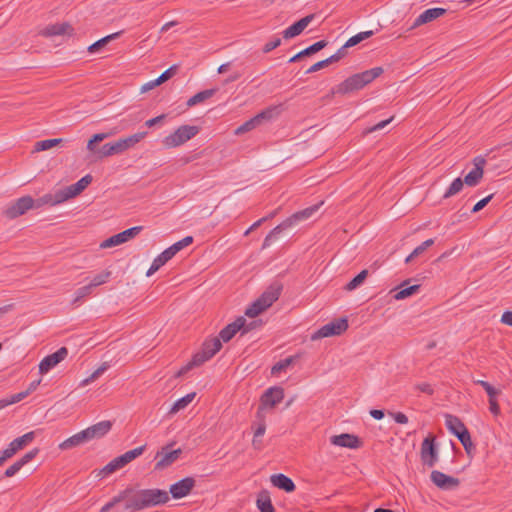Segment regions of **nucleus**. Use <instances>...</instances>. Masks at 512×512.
I'll return each mask as SVG.
<instances>
[{
  "mask_svg": "<svg viewBox=\"0 0 512 512\" xmlns=\"http://www.w3.org/2000/svg\"><path fill=\"white\" fill-rule=\"evenodd\" d=\"M280 45H281V39L275 38L274 40L265 43V45L262 48V51L264 53H269Z\"/></svg>",
  "mask_w": 512,
  "mask_h": 512,
  "instance_id": "nucleus-63",
  "label": "nucleus"
},
{
  "mask_svg": "<svg viewBox=\"0 0 512 512\" xmlns=\"http://www.w3.org/2000/svg\"><path fill=\"white\" fill-rule=\"evenodd\" d=\"M368 275L367 270H362L358 275H356L350 282H348L345 286L347 291H352L359 287L366 279Z\"/></svg>",
  "mask_w": 512,
  "mask_h": 512,
  "instance_id": "nucleus-48",
  "label": "nucleus"
},
{
  "mask_svg": "<svg viewBox=\"0 0 512 512\" xmlns=\"http://www.w3.org/2000/svg\"><path fill=\"white\" fill-rule=\"evenodd\" d=\"M147 135V132H138L125 138H121L125 150H128L143 140Z\"/></svg>",
  "mask_w": 512,
  "mask_h": 512,
  "instance_id": "nucleus-40",
  "label": "nucleus"
},
{
  "mask_svg": "<svg viewBox=\"0 0 512 512\" xmlns=\"http://www.w3.org/2000/svg\"><path fill=\"white\" fill-rule=\"evenodd\" d=\"M281 290L282 287L279 284H273L268 287L267 290L246 309L245 315L251 318L258 316L278 300Z\"/></svg>",
  "mask_w": 512,
  "mask_h": 512,
  "instance_id": "nucleus-4",
  "label": "nucleus"
},
{
  "mask_svg": "<svg viewBox=\"0 0 512 512\" xmlns=\"http://www.w3.org/2000/svg\"><path fill=\"white\" fill-rule=\"evenodd\" d=\"M326 45H327V42L325 40L318 41V42L312 44L311 46L305 48L304 50L300 51L293 57H291L289 59V62L293 63V62L300 60L302 57L310 56V55L322 50L324 47H326Z\"/></svg>",
  "mask_w": 512,
  "mask_h": 512,
  "instance_id": "nucleus-25",
  "label": "nucleus"
},
{
  "mask_svg": "<svg viewBox=\"0 0 512 512\" xmlns=\"http://www.w3.org/2000/svg\"><path fill=\"white\" fill-rule=\"evenodd\" d=\"M281 113V106H269L268 108L264 109L257 115H255L253 118L249 119L242 125H240L236 130V135H241L246 132H249L259 125L263 124L264 122L271 121L275 118H277Z\"/></svg>",
  "mask_w": 512,
  "mask_h": 512,
  "instance_id": "nucleus-5",
  "label": "nucleus"
},
{
  "mask_svg": "<svg viewBox=\"0 0 512 512\" xmlns=\"http://www.w3.org/2000/svg\"><path fill=\"white\" fill-rule=\"evenodd\" d=\"M198 132L199 129L196 126L182 125L173 133L164 137L162 143L165 148H175L192 139Z\"/></svg>",
  "mask_w": 512,
  "mask_h": 512,
  "instance_id": "nucleus-6",
  "label": "nucleus"
},
{
  "mask_svg": "<svg viewBox=\"0 0 512 512\" xmlns=\"http://www.w3.org/2000/svg\"><path fill=\"white\" fill-rule=\"evenodd\" d=\"M430 478L433 484L442 490H452L460 485L458 478L446 475L438 470H433Z\"/></svg>",
  "mask_w": 512,
  "mask_h": 512,
  "instance_id": "nucleus-15",
  "label": "nucleus"
},
{
  "mask_svg": "<svg viewBox=\"0 0 512 512\" xmlns=\"http://www.w3.org/2000/svg\"><path fill=\"white\" fill-rule=\"evenodd\" d=\"M91 182L92 176L90 174H87L84 177H82L79 181H77L75 184L68 186V192L70 193L72 198H74L81 194Z\"/></svg>",
  "mask_w": 512,
  "mask_h": 512,
  "instance_id": "nucleus-28",
  "label": "nucleus"
},
{
  "mask_svg": "<svg viewBox=\"0 0 512 512\" xmlns=\"http://www.w3.org/2000/svg\"><path fill=\"white\" fill-rule=\"evenodd\" d=\"M270 481L273 486L286 492H293L295 490L294 482L284 474H274L270 477Z\"/></svg>",
  "mask_w": 512,
  "mask_h": 512,
  "instance_id": "nucleus-23",
  "label": "nucleus"
},
{
  "mask_svg": "<svg viewBox=\"0 0 512 512\" xmlns=\"http://www.w3.org/2000/svg\"><path fill=\"white\" fill-rule=\"evenodd\" d=\"M259 419L258 426L256 430L254 431V437L258 438L260 436H263L266 431V424H265V416L263 413H261V417H257Z\"/></svg>",
  "mask_w": 512,
  "mask_h": 512,
  "instance_id": "nucleus-60",
  "label": "nucleus"
},
{
  "mask_svg": "<svg viewBox=\"0 0 512 512\" xmlns=\"http://www.w3.org/2000/svg\"><path fill=\"white\" fill-rule=\"evenodd\" d=\"M39 453L38 448H34L31 451L27 452L25 455H23L18 461L21 463L22 466L29 463L31 460H33L37 454Z\"/></svg>",
  "mask_w": 512,
  "mask_h": 512,
  "instance_id": "nucleus-61",
  "label": "nucleus"
},
{
  "mask_svg": "<svg viewBox=\"0 0 512 512\" xmlns=\"http://www.w3.org/2000/svg\"><path fill=\"white\" fill-rule=\"evenodd\" d=\"M433 244H434V240L433 239H428V240L424 241L421 245L416 247L412 251V253L405 259V263H409L414 258H416V257L420 256L421 254H423L427 250V248H429Z\"/></svg>",
  "mask_w": 512,
  "mask_h": 512,
  "instance_id": "nucleus-45",
  "label": "nucleus"
},
{
  "mask_svg": "<svg viewBox=\"0 0 512 512\" xmlns=\"http://www.w3.org/2000/svg\"><path fill=\"white\" fill-rule=\"evenodd\" d=\"M256 504L260 512H274V507L267 491L259 493Z\"/></svg>",
  "mask_w": 512,
  "mask_h": 512,
  "instance_id": "nucleus-32",
  "label": "nucleus"
},
{
  "mask_svg": "<svg viewBox=\"0 0 512 512\" xmlns=\"http://www.w3.org/2000/svg\"><path fill=\"white\" fill-rule=\"evenodd\" d=\"M475 384H478L483 387V389L486 391L489 399L497 398V396L500 394V391L494 388L489 382L484 380H476L474 381Z\"/></svg>",
  "mask_w": 512,
  "mask_h": 512,
  "instance_id": "nucleus-53",
  "label": "nucleus"
},
{
  "mask_svg": "<svg viewBox=\"0 0 512 512\" xmlns=\"http://www.w3.org/2000/svg\"><path fill=\"white\" fill-rule=\"evenodd\" d=\"M483 178V172L479 168L471 170L464 178V183L469 187L476 186Z\"/></svg>",
  "mask_w": 512,
  "mask_h": 512,
  "instance_id": "nucleus-39",
  "label": "nucleus"
},
{
  "mask_svg": "<svg viewBox=\"0 0 512 512\" xmlns=\"http://www.w3.org/2000/svg\"><path fill=\"white\" fill-rule=\"evenodd\" d=\"M294 362V357H287L284 360L277 362L271 369L272 374H278L285 371Z\"/></svg>",
  "mask_w": 512,
  "mask_h": 512,
  "instance_id": "nucleus-54",
  "label": "nucleus"
},
{
  "mask_svg": "<svg viewBox=\"0 0 512 512\" xmlns=\"http://www.w3.org/2000/svg\"><path fill=\"white\" fill-rule=\"evenodd\" d=\"M168 492L161 489H143L129 494L125 509L139 511L145 508L165 504L169 501Z\"/></svg>",
  "mask_w": 512,
  "mask_h": 512,
  "instance_id": "nucleus-1",
  "label": "nucleus"
},
{
  "mask_svg": "<svg viewBox=\"0 0 512 512\" xmlns=\"http://www.w3.org/2000/svg\"><path fill=\"white\" fill-rule=\"evenodd\" d=\"M114 149H113V143H106L103 146L99 147L97 151V159H102L106 157L113 156Z\"/></svg>",
  "mask_w": 512,
  "mask_h": 512,
  "instance_id": "nucleus-56",
  "label": "nucleus"
},
{
  "mask_svg": "<svg viewBox=\"0 0 512 512\" xmlns=\"http://www.w3.org/2000/svg\"><path fill=\"white\" fill-rule=\"evenodd\" d=\"M120 34H121V32H116V33H113V34H110L108 36L101 38L100 40H98L95 43H93L92 45H90L88 47V51L90 53L98 52L101 48H103L111 40L118 38Z\"/></svg>",
  "mask_w": 512,
  "mask_h": 512,
  "instance_id": "nucleus-37",
  "label": "nucleus"
},
{
  "mask_svg": "<svg viewBox=\"0 0 512 512\" xmlns=\"http://www.w3.org/2000/svg\"><path fill=\"white\" fill-rule=\"evenodd\" d=\"M195 479L186 477L170 486L169 492L175 499H180L187 496L195 486Z\"/></svg>",
  "mask_w": 512,
  "mask_h": 512,
  "instance_id": "nucleus-17",
  "label": "nucleus"
},
{
  "mask_svg": "<svg viewBox=\"0 0 512 512\" xmlns=\"http://www.w3.org/2000/svg\"><path fill=\"white\" fill-rule=\"evenodd\" d=\"M464 184L465 183L461 178L458 177V178L454 179L453 182L450 184V186L445 191L443 198L448 199V198L460 193L461 190L463 189Z\"/></svg>",
  "mask_w": 512,
  "mask_h": 512,
  "instance_id": "nucleus-43",
  "label": "nucleus"
},
{
  "mask_svg": "<svg viewBox=\"0 0 512 512\" xmlns=\"http://www.w3.org/2000/svg\"><path fill=\"white\" fill-rule=\"evenodd\" d=\"M35 208V200L31 196H23L10 203L3 211L8 219H15L25 214L28 210Z\"/></svg>",
  "mask_w": 512,
  "mask_h": 512,
  "instance_id": "nucleus-7",
  "label": "nucleus"
},
{
  "mask_svg": "<svg viewBox=\"0 0 512 512\" xmlns=\"http://www.w3.org/2000/svg\"><path fill=\"white\" fill-rule=\"evenodd\" d=\"M195 396H196V393L191 392V393L185 395L184 397L178 399L172 405L171 409L169 410V414L174 415V414L178 413L179 411L185 409L194 400Z\"/></svg>",
  "mask_w": 512,
  "mask_h": 512,
  "instance_id": "nucleus-31",
  "label": "nucleus"
},
{
  "mask_svg": "<svg viewBox=\"0 0 512 512\" xmlns=\"http://www.w3.org/2000/svg\"><path fill=\"white\" fill-rule=\"evenodd\" d=\"M414 388L427 395H432L434 392L432 386L427 382L416 384Z\"/></svg>",
  "mask_w": 512,
  "mask_h": 512,
  "instance_id": "nucleus-64",
  "label": "nucleus"
},
{
  "mask_svg": "<svg viewBox=\"0 0 512 512\" xmlns=\"http://www.w3.org/2000/svg\"><path fill=\"white\" fill-rule=\"evenodd\" d=\"M52 197H53V205L54 206L61 204L67 200L72 199V196L68 192L67 187L55 191L54 193H52Z\"/></svg>",
  "mask_w": 512,
  "mask_h": 512,
  "instance_id": "nucleus-49",
  "label": "nucleus"
},
{
  "mask_svg": "<svg viewBox=\"0 0 512 512\" xmlns=\"http://www.w3.org/2000/svg\"><path fill=\"white\" fill-rule=\"evenodd\" d=\"M456 437L459 439L466 452L469 453L470 450L473 448V443L471 441V436L468 429L461 430V432L458 435H456Z\"/></svg>",
  "mask_w": 512,
  "mask_h": 512,
  "instance_id": "nucleus-50",
  "label": "nucleus"
},
{
  "mask_svg": "<svg viewBox=\"0 0 512 512\" xmlns=\"http://www.w3.org/2000/svg\"><path fill=\"white\" fill-rule=\"evenodd\" d=\"M123 467L124 465L118 456L110 461L107 465H105L101 470H99L97 476L101 478L106 477Z\"/></svg>",
  "mask_w": 512,
  "mask_h": 512,
  "instance_id": "nucleus-33",
  "label": "nucleus"
},
{
  "mask_svg": "<svg viewBox=\"0 0 512 512\" xmlns=\"http://www.w3.org/2000/svg\"><path fill=\"white\" fill-rule=\"evenodd\" d=\"M445 424L447 429L455 436L458 435L461 430L467 429L464 423L458 417L451 414L445 415Z\"/></svg>",
  "mask_w": 512,
  "mask_h": 512,
  "instance_id": "nucleus-29",
  "label": "nucleus"
},
{
  "mask_svg": "<svg viewBox=\"0 0 512 512\" xmlns=\"http://www.w3.org/2000/svg\"><path fill=\"white\" fill-rule=\"evenodd\" d=\"M181 453H182V450L180 448L175 449V450H170L169 446L163 447L155 455V460H156L155 469L163 470V469L169 467L179 458Z\"/></svg>",
  "mask_w": 512,
  "mask_h": 512,
  "instance_id": "nucleus-13",
  "label": "nucleus"
},
{
  "mask_svg": "<svg viewBox=\"0 0 512 512\" xmlns=\"http://www.w3.org/2000/svg\"><path fill=\"white\" fill-rule=\"evenodd\" d=\"M142 229H143L142 226H135V227L129 228L127 230H124L118 234H119L120 238L122 239V241L125 243V242L129 241L130 239H133L134 237H136L142 231Z\"/></svg>",
  "mask_w": 512,
  "mask_h": 512,
  "instance_id": "nucleus-51",
  "label": "nucleus"
},
{
  "mask_svg": "<svg viewBox=\"0 0 512 512\" xmlns=\"http://www.w3.org/2000/svg\"><path fill=\"white\" fill-rule=\"evenodd\" d=\"M123 243L124 242L120 238L119 234H116V235H113V236L109 237L108 239L104 240L100 244V248L106 249V248H110V247L121 245Z\"/></svg>",
  "mask_w": 512,
  "mask_h": 512,
  "instance_id": "nucleus-57",
  "label": "nucleus"
},
{
  "mask_svg": "<svg viewBox=\"0 0 512 512\" xmlns=\"http://www.w3.org/2000/svg\"><path fill=\"white\" fill-rule=\"evenodd\" d=\"M109 368V364L104 362L100 367H98L89 377L85 378L81 381V386H86L96 379H98L107 369Z\"/></svg>",
  "mask_w": 512,
  "mask_h": 512,
  "instance_id": "nucleus-47",
  "label": "nucleus"
},
{
  "mask_svg": "<svg viewBox=\"0 0 512 512\" xmlns=\"http://www.w3.org/2000/svg\"><path fill=\"white\" fill-rule=\"evenodd\" d=\"M112 428V422L109 420L100 421L84 430L85 438L87 442L93 439H99L104 437Z\"/></svg>",
  "mask_w": 512,
  "mask_h": 512,
  "instance_id": "nucleus-16",
  "label": "nucleus"
},
{
  "mask_svg": "<svg viewBox=\"0 0 512 512\" xmlns=\"http://www.w3.org/2000/svg\"><path fill=\"white\" fill-rule=\"evenodd\" d=\"M348 329V321L346 318H340L334 320L326 325L322 326L319 330H317L313 336L312 340L326 338L331 336H338L344 333Z\"/></svg>",
  "mask_w": 512,
  "mask_h": 512,
  "instance_id": "nucleus-9",
  "label": "nucleus"
},
{
  "mask_svg": "<svg viewBox=\"0 0 512 512\" xmlns=\"http://www.w3.org/2000/svg\"><path fill=\"white\" fill-rule=\"evenodd\" d=\"M110 276H111V271H109V270L103 271L102 273L96 275L92 279V281L89 283V285L92 289L95 287H98V286L106 283Z\"/></svg>",
  "mask_w": 512,
  "mask_h": 512,
  "instance_id": "nucleus-55",
  "label": "nucleus"
},
{
  "mask_svg": "<svg viewBox=\"0 0 512 512\" xmlns=\"http://www.w3.org/2000/svg\"><path fill=\"white\" fill-rule=\"evenodd\" d=\"M420 290V285H412L409 287H405L400 289L397 293L394 294L395 300H403L414 294H416Z\"/></svg>",
  "mask_w": 512,
  "mask_h": 512,
  "instance_id": "nucleus-46",
  "label": "nucleus"
},
{
  "mask_svg": "<svg viewBox=\"0 0 512 512\" xmlns=\"http://www.w3.org/2000/svg\"><path fill=\"white\" fill-rule=\"evenodd\" d=\"M44 205L54 206L52 193H47L35 200V208H40Z\"/></svg>",
  "mask_w": 512,
  "mask_h": 512,
  "instance_id": "nucleus-59",
  "label": "nucleus"
},
{
  "mask_svg": "<svg viewBox=\"0 0 512 512\" xmlns=\"http://www.w3.org/2000/svg\"><path fill=\"white\" fill-rule=\"evenodd\" d=\"M445 13H446V10L444 8L427 9L415 19L413 25L410 27L409 30L415 29L421 25L429 23V22L443 16Z\"/></svg>",
  "mask_w": 512,
  "mask_h": 512,
  "instance_id": "nucleus-21",
  "label": "nucleus"
},
{
  "mask_svg": "<svg viewBox=\"0 0 512 512\" xmlns=\"http://www.w3.org/2000/svg\"><path fill=\"white\" fill-rule=\"evenodd\" d=\"M284 398V389L280 386L268 388L261 396L260 405L257 411V417H261L263 410L269 408L273 409Z\"/></svg>",
  "mask_w": 512,
  "mask_h": 512,
  "instance_id": "nucleus-8",
  "label": "nucleus"
},
{
  "mask_svg": "<svg viewBox=\"0 0 512 512\" xmlns=\"http://www.w3.org/2000/svg\"><path fill=\"white\" fill-rule=\"evenodd\" d=\"M494 194H490L482 200L478 201L472 208V212L476 213L482 210L493 198Z\"/></svg>",
  "mask_w": 512,
  "mask_h": 512,
  "instance_id": "nucleus-62",
  "label": "nucleus"
},
{
  "mask_svg": "<svg viewBox=\"0 0 512 512\" xmlns=\"http://www.w3.org/2000/svg\"><path fill=\"white\" fill-rule=\"evenodd\" d=\"M217 92L216 88L213 89H207L201 92L196 93L194 96L188 99L187 106L193 107L197 104L203 103L204 101L210 99L213 97Z\"/></svg>",
  "mask_w": 512,
  "mask_h": 512,
  "instance_id": "nucleus-30",
  "label": "nucleus"
},
{
  "mask_svg": "<svg viewBox=\"0 0 512 512\" xmlns=\"http://www.w3.org/2000/svg\"><path fill=\"white\" fill-rule=\"evenodd\" d=\"M35 438V432L31 431L28 432L21 437H18L14 439L8 447L3 450L6 457L11 458L13 455H15L18 451L22 450L25 446H27L29 443H31Z\"/></svg>",
  "mask_w": 512,
  "mask_h": 512,
  "instance_id": "nucleus-18",
  "label": "nucleus"
},
{
  "mask_svg": "<svg viewBox=\"0 0 512 512\" xmlns=\"http://www.w3.org/2000/svg\"><path fill=\"white\" fill-rule=\"evenodd\" d=\"M373 34H374V32L371 30L360 32V33L352 36L351 38H349L341 48H343V51H344L346 48L353 47V46L359 44L360 42H362L363 40L370 38Z\"/></svg>",
  "mask_w": 512,
  "mask_h": 512,
  "instance_id": "nucleus-35",
  "label": "nucleus"
},
{
  "mask_svg": "<svg viewBox=\"0 0 512 512\" xmlns=\"http://www.w3.org/2000/svg\"><path fill=\"white\" fill-rule=\"evenodd\" d=\"M177 67L171 66L167 70H165L157 79L156 84H162L168 79H170L176 73Z\"/></svg>",
  "mask_w": 512,
  "mask_h": 512,
  "instance_id": "nucleus-58",
  "label": "nucleus"
},
{
  "mask_svg": "<svg viewBox=\"0 0 512 512\" xmlns=\"http://www.w3.org/2000/svg\"><path fill=\"white\" fill-rule=\"evenodd\" d=\"M193 243V237L192 236H186L182 240L174 243L170 247H168L166 250L170 252V254L174 257L179 251H181L183 248L189 246Z\"/></svg>",
  "mask_w": 512,
  "mask_h": 512,
  "instance_id": "nucleus-44",
  "label": "nucleus"
},
{
  "mask_svg": "<svg viewBox=\"0 0 512 512\" xmlns=\"http://www.w3.org/2000/svg\"><path fill=\"white\" fill-rule=\"evenodd\" d=\"M84 443H87L84 432L80 431L71 437L67 438L63 442L59 444V449L61 450H70L72 448L78 447Z\"/></svg>",
  "mask_w": 512,
  "mask_h": 512,
  "instance_id": "nucleus-24",
  "label": "nucleus"
},
{
  "mask_svg": "<svg viewBox=\"0 0 512 512\" xmlns=\"http://www.w3.org/2000/svg\"><path fill=\"white\" fill-rule=\"evenodd\" d=\"M73 32V28L68 23H55L48 25L43 30L40 31V34L46 37L51 36H59V35H71Z\"/></svg>",
  "mask_w": 512,
  "mask_h": 512,
  "instance_id": "nucleus-22",
  "label": "nucleus"
},
{
  "mask_svg": "<svg viewBox=\"0 0 512 512\" xmlns=\"http://www.w3.org/2000/svg\"><path fill=\"white\" fill-rule=\"evenodd\" d=\"M343 57V48H340L334 55L327 59L321 60L313 64L306 73H313L327 67L329 64L339 61Z\"/></svg>",
  "mask_w": 512,
  "mask_h": 512,
  "instance_id": "nucleus-27",
  "label": "nucleus"
},
{
  "mask_svg": "<svg viewBox=\"0 0 512 512\" xmlns=\"http://www.w3.org/2000/svg\"><path fill=\"white\" fill-rule=\"evenodd\" d=\"M222 343L219 338L214 337L203 343L200 352L194 355V364H203L220 351Z\"/></svg>",
  "mask_w": 512,
  "mask_h": 512,
  "instance_id": "nucleus-12",
  "label": "nucleus"
},
{
  "mask_svg": "<svg viewBox=\"0 0 512 512\" xmlns=\"http://www.w3.org/2000/svg\"><path fill=\"white\" fill-rule=\"evenodd\" d=\"M330 443L334 446L357 449L361 446L360 439L349 433H342L339 435H333L330 437Z\"/></svg>",
  "mask_w": 512,
  "mask_h": 512,
  "instance_id": "nucleus-19",
  "label": "nucleus"
},
{
  "mask_svg": "<svg viewBox=\"0 0 512 512\" xmlns=\"http://www.w3.org/2000/svg\"><path fill=\"white\" fill-rule=\"evenodd\" d=\"M255 321L251 322L249 324H246V320L244 317L237 318L234 322L228 324L226 327H224L220 333H219V339L223 342L230 341L237 332L243 331V333H246L253 329L255 325Z\"/></svg>",
  "mask_w": 512,
  "mask_h": 512,
  "instance_id": "nucleus-10",
  "label": "nucleus"
},
{
  "mask_svg": "<svg viewBox=\"0 0 512 512\" xmlns=\"http://www.w3.org/2000/svg\"><path fill=\"white\" fill-rule=\"evenodd\" d=\"M314 17H315L314 14H309V15L301 18L300 20H298L297 22H295L288 28H286L282 32L283 38L291 39V38H294V37L300 35L306 29V27L313 21Z\"/></svg>",
  "mask_w": 512,
  "mask_h": 512,
  "instance_id": "nucleus-20",
  "label": "nucleus"
},
{
  "mask_svg": "<svg viewBox=\"0 0 512 512\" xmlns=\"http://www.w3.org/2000/svg\"><path fill=\"white\" fill-rule=\"evenodd\" d=\"M109 136L107 133H98L92 136V138L87 143V150L97 158V151L99 147H97V143L102 142Z\"/></svg>",
  "mask_w": 512,
  "mask_h": 512,
  "instance_id": "nucleus-36",
  "label": "nucleus"
},
{
  "mask_svg": "<svg viewBox=\"0 0 512 512\" xmlns=\"http://www.w3.org/2000/svg\"><path fill=\"white\" fill-rule=\"evenodd\" d=\"M144 450H145V446H140L135 449L129 450L119 456L120 461L125 466L128 463H130L131 461H133L134 459H136L137 457H139L140 455H142Z\"/></svg>",
  "mask_w": 512,
  "mask_h": 512,
  "instance_id": "nucleus-38",
  "label": "nucleus"
},
{
  "mask_svg": "<svg viewBox=\"0 0 512 512\" xmlns=\"http://www.w3.org/2000/svg\"><path fill=\"white\" fill-rule=\"evenodd\" d=\"M147 135V132H138L125 138H121L125 150H128L143 140Z\"/></svg>",
  "mask_w": 512,
  "mask_h": 512,
  "instance_id": "nucleus-41",
  "label": "nucleus"
},
{
  "mask_svg": "<svg viewBox=\"0 0 512 512\" xmlns=\"http://www.w3.org/2000/svg\"><path fill=\"white\" fill-rule=\"evenodd\" d=\"M92 288L90 287V285H86V286H83V287H80L78 288L76 291H75V297L72 301V304L75 305V304H78L82 299H84L85 297L89 296L91 293H92Z\"/></svg>",
  "mask_w": 512,
  "mask_h": 512,
  "instance_id": "nucleus-52",
  "label": "nucleus"
},
{
  "mask_svg": "<svg viewBox=\"0 0 512 512\" xmlns=\"http://www.w3.org/2000/svg\"><path fill=\"white\" fill-rule=\"evenodd\" d=\"M62 141H63V139H61V138L46 139V140L38 141V142H36V144L34 146V152L49 150V149L59 145Z\"/></svg>",
  "mask_w": 512,
  "mask_h": 512,
  "instance_id": "nucleus-42",
  "label": "nucleus"
},
{
  "mask_svg": "<svg viewBox=\"0 0 512 512\" xmlns=\"http://www.w3.org/2000/svg\"><path fill=\"white\" fill-rule=\"evenodd\" d=\"M322 204L323 202L305 208L301 211L294 213L292 216L284 220L281 224L272 229L270 233L265 237L263 242V248L269 247L272 244V242H274L278 238V236L283 230L292 227L293 225L300 221L310 218L316 211H318L319 207Z\"/></svg>",
  "mask_w": 512,
  "mask_h": 512,
  "instance_id": "nucleus-3",
  "label": "nucleus"
},
{
  "mask_svg": "<svg viewBox=\"0 0 512 512\" xmlns=\"http://www.w3.org/2000/svg\"><path fill=\"white\" fill-rule=\"evenodd\" d=\"M383 73L382 67H374L372 69L363 71L361 73L354 74L348 77L346 80L341 82L335 88L332 89L331 93L346 95L364 88L366 85L371 83L373 80L378 78Z\"/></svg>",
  "mask_w": 512,
  "mask_h": 512,
  "instance_id": "nucleus-2",
  "label": "nucleus"
},
{
  "mask_svg": "<svg viewBox=\"0 0 512 512\" xmlns=\"http://www.w3.org/2000/svg\"><path fill=\"white\" fill-rule=\"evenodd\" d=\"M420 458L423 465L428 467H433L438 460V450L435 446V437L428 436L426 437L422 444L420 450Z\"/></svg>",
  "mask_w": 512,
  "mask_h": 512,
  "instance_id": "nucleus-11",
  "label": "nucleus"
},
{
  "mask_svg": "<svg viewBox=\"0 0 512 512\" xmlns=\"http://www.w3.org/2000/svg\"><path fill=\"white\" fill-rule=\"evenodd\" d=\"M132 492V489H125L124 491L120 492L118 495L114 496L111 501L106 503L100 510V512H108L110 509H112L115 505L122 501H126L128 499L129 494Z\"/></svg>",
  "mask_w": 512,
  "mask_h": 512,
  "instance_id": "nucleus-34",
  "label": "nucleus"
},
{
  "mask_svg": "<svg viewBox=\"0 0 512 512\" xmlns=\"http://www.w3.org/2000/svg\"><path fill=\"white\" fill-rule=\"evenodd\" d=\"M68 355V349L66 347H61L56 352L44 357L39 364V372L41 374H46L54 368L57 364L63 361Z\"/></svg>",
  "mask_w": 512,
  "mask_h": 512,
  "instance_id": "nucleus-14",
  "label": "nucleus"
},
{
  "mask_svg": "<svg viewBox=\"0 0 512 512\" xmlns=\"http://www.w3.org/2000/svg\"><path fill=\"white\" fill-rule=\"evenodd\" d=\"M173 256L166 249L159 254L152 262L150 268L148 269L146 276H152L156 271H158L163 265H165Z\"/></svg>",
  "mask_w": 512,
  "mask_h": 512,
  "instance_id": "nucleus-26",
  "label": "nucleus"
}]
</instances>
